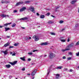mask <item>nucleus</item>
Returning a JSON list of instances; mask_svg holds the SVG:
<instances>
[{"mask_svg":"<svg viewBox=\"0 0 79 79\" xmlns=\"http://www.w3.org/2000/svg\"><path fill=\"white\" fill-rule=\"evenodd\" d=\"M51 16L52 17H53V18H55V16H54L53 15H51Z\"/></svg>","mask_w":79,"mask_h":79,"instance_id":"55","label":"nucleus"},{"mask_svg":"<svg viewBox=\"0 0 79 79\" xmlns=\"http://www.w3.org/2000/svg\"><path fill=\"white\" fill-rule=\"evenodd\" d=\"M25 10H26V8L25 7H22V8L20 9V10H19L20 12H21L22 11H24Z\"/></svg>","mask_w":79,"mask_h":79,"instance_id":"4","label":"nucleus"},{"mask_svg":"<svg viewBox=\"0 0 79 79\" xmlns=\"http://www.w3.org/2000/svg\"><path fill=\"white\" fill-rule=\"evenodd\" d=\"M62 59H66V57H65V56H64L62 57Z\"/></svg>","mask_w":79,"mask_h":79,"instance_id":"43","label":"nucleus"},{"mask_svg":"<svg viewBox=\"0 0 79 79\" xmlns=\"http://www.w3.org/2000/svg\"><path fill=\"white\" fill-rule=\"evenodd\" d=\"M48 23H49V24H52L53 23V22L51 21H48Z\"/></svg>","mask_w":79,"mask_h":79,"instance_id":"23","label":"nucleus"},{"mask_svg":"<svg viewBox=\"0 0 79 79\" xmlns=\"http://www.w3.org/2000/svg\"><path fill=\"white\" fill-rule=\"evenodd\" d=\"M77 1L76 0L72 1V2H71V3L72 4H74V3H75V2H76Z\"/></svg>","mask_w":79,"mask_h":79,"instance_id":"17","label":"nucleus"},{"mask_svg":"<svg viewBox=\"0 0 79 79\" xmlns=\"http://www.w3.org/2000/svg\"><path fill=\"white\" fill-rule=\"evenodd\" d=\"M25 3H30V1H27L25 2Z\"/></svg>","mask_w":79,"mask_h":79,"instance_id":"33","label":"nucleus"},{"mask_svg":"<svg viewBox=\"0 0 79 79\" xmlns=\"http://www.w3.org/2000/svg\"><path fill=\"white\" fill-rule=\"evenodd\" d=\"M17 62H18L17 61H15L13 63V64H14L13 66L15 65V64H16Z\"/></svg>","mask_w":79,"mask_h":79,"instance_id":"25","label":"nucleus"},{"mask_svg":"<svg viewBox=\"0 0 79 79\" xmlns=\"http://www.w3.org/2000/svg\"><path fill=\"white\" fill-rule=\"evenodd\" d=\"M78 24H76L75 25V27H77L78 26Z\"/></svg>","mask_w":79,"mask_h":79,"instance_id":"46","label":"nucleus"},{"mask_svg":"<svg viewBox=\"0 0 79 79\" xmlns=\"http://www.w3.org/2000/svg\"><path fill=\"white\" fill-rule=\"evenodd\" d=\"M20 5V3H19V2H18L16 4V6H18V5Z\"/></svg>","mask_w":79,"mask_h":79,"instance_id":"31","label":"nucleus"},{"mask_svg":"<svg viewBox=\"0 0 79 79\" xmlns=\"http://www.w3.org/2000/svg\"><path fill=\"white\" fill-rule=\"evenodd\" d=\"M61 68H62V66H59L57 67L56 68V69H61Z\"/></svg>","mask_w":79,"mask_h":79,"instance_id":"24","label":"nucleus"},{"mask_svg":"<svg viewBox=\"0 0 79 79\" xmlns=\"http://www.w3.org/2000/svg\"><path fill=\"white\" fill-rule=\"evenodd\" d=\"M73 46H74V43H71L68 46V47L69 48H71V47H73Z\"/></svg>","mask_w":79,"mask_h":79,"instance_id":"5","label":"nucleus"},{"mask_svg":"<svg viewBox=\"0 0 79 79\" xmlns=\"http://www.w3.org/2000/svg\"><path fill=\"white\" fill-rule=\"evenodd\" d=\"M17 12H18V11L16 10H14V13H17Z\"/></svg>","mask_w":79,"mask_h":79,"instance_id":"36","label":"nucleus"},{"mask_svg":"<svg viewBox=\"0 0 79 79\" xmlns=\"http://www.w3.org/2000/svg\"><path fill=\"white\" fill-rule=\"evenodd\" d=\"M19 44V43H15L14 44L15 46H18V45Z\"/></svg>","mask_w":79,"mask_h":79,"instance_id":"30","label":"nucleus"},{"mask_svg":"<svg viewBox=\"0 0 79 79\" xmlns=\"http://www.w3.org/2000/svg\"><path fill=\"white\" fill-rule=\"evenodd\" d=\"M64 36H62L60 37L59 38V40H60L61 39H64Z\"/></svg>","mask_w":79,"mask_h":79,"instance_id":"22","label":"nucleus"},{"mask_svg":"<svg viewBox=\"0 0 79 79\" xmlns=\"http://www.w3.org/2000/svg\"><path fill=\"white\" fill-rule=\"evenodd\" d=\"M5 31H8V30H10V28L9 27H6L5 28Z\"/></svg>","mask_w":79,"mask_h":79,"instance_id":"14","label":"nucleus"},{"mask_svg":"<svg viewBox=\"0 0 79 79\" xmlns=\"http://www.w3.org/2000/svg\"><path fill=\"white\" fill-rule=\"evenodd\" d=\"M11 24V23H7L4 24V25L6 26V27H7V26L8 25H9V24Z\"/></svg>","mask_w":79,"mask_h":79,"instance_id":"12","label":"nucleus"},{"mask_svg":"<svg viewBox=\"0 0 79 79\" xmlns=\"http://www.w3.org/2000/svg\"><path fill=\"white\" fill-rule=\"evenodd\" d=\"M71 60V57H69L67 59V60Z\"/></svg>","mask_w":79,"mask_h":79,"instance_id":"34","label":"nucleus"},{"mask_svg":"<svg viewBox=\"0 0 79 79\" xmlns=\"http://www.w3.org/2000/svg\"><path fill=\"white\" fill-rule=\"evenodd\" d=\"M21 28H22V29H25V28L24 27H21Z\"/></svg>","mask_w":79,"mask_h":79,"instance_id":"61","label":"nucleus"},{"mask_svg":"<svg viewBox=\"0 0 79 79\" xmlns=\"http://www.w3.org/2000/svg\"><path fill=\"white\" fill-rule=\"evenodd\" d=\"M10 54H11H11H13V52H10Z\"/></svg>","mask_w":79,"mask_h":79,"instance_id":"54","label":"nucleus"},{"mask_svg":"<svg viewBox=\"0 0 79 79\" xmlns=\"http://www.w3.org/2000/svg\"><path fill=\"white\" fill-rule=\"evenodd\" d=\"M27 19H28V18L27 17H25L20 19V20H21V21H24V20H27Z\"/></svg>","mask_w":79,"mask_h":79,"instance_id":"6","label":"nucleus"},{"mask_svg":"<svg viewBox=\"0 0 79 79\" xmlns=\"http://www.w3.org/2000/svg\"><path fill=\"white\" fill-rule=\"evenodd\" d=\"M19 3H20V4H23V2H19Z\"/></svg>","mask_w":79,"mask_h":79,"instance_id":"44","label":"nucleus"},{"mask_svg":"<svg viewBox=\"0 0 79 79\" xmlns=\"http://www.w3.org/2000/svg\"><path fill=\"white\" fill-rule=\"evenodd\" d=\"M12 56H15L16 55V53H14L12 54Z\"/></svg>","mask_w":79,"mask_h":79,"instance_id":"39","label":"nucleus"},{"mask_svg":"<svg viewBox=\"0 0 79 79\" xmlns=\"http://www.w3.org/2000/svg\"><path fill=\"white\" fill-rule=\"evenodd\" d=\"M56 57V54L53 53H50L49 54V58L50 59H52Z\"/></svg>","mask_w":79,"mask_h":79,"instance_id":"1","label":"nucleus"},{"mask_svg":"<svg viewBox=\"0 0 79 79\" xmlns=\"http://www.w3.org/2000/svg\"><path fill=\"white\" fill-rule=\"evenodd\" d=\"M69 50H70V49L66 48L65 49H62L61 51H62V52H65V51Z\"/></svg>","mask_w":79,"mask_h":79,"instance_id":"9","label":"nucleus"},{"mask_svg":"<svg viewBox=\"0 0 79 79\" xmlns=\"http://www.w3.org/2000/svg\"><path fill=\"white\" fill-rule=\"evenodd\" d=\"M44 57L47 56V55H44Z\"/></svg>","mask_w":79,"mask_h":79,"instance_id":"58","label":"nucleus"},{"mask_svg":"<svg viewBox=\"0 0 79 79\" xmlns=\"http://www.w3.org/2000/svg\"><path fill=\"white\" fill-rule=\"evenodd\" d=\"M2 27H3V26H0V28H2Z\"/></svg>","mask_w":79,"mask_h":79,"instance_id":"59","label":"nucleus"},{"mask_svg":"<svg viewBox=\"0 0 79 79\" xmlns=\"http://www.w3.org/2000/svg\"><path fill=\"white\" fill-rule=\"evenodd\" d=\"M76 56H79V52L77 53H76Z\"/></svg>","mask_w":79,"mask_h":79,"instance_id":"41","label":"nucleus"},{"mask_svg":"<svg viewBox=\"0 0 79 79\" xmlns=\"http://www.w3.org/2000/svg\"><path fill=\"white\" fill-rule=\"evenodd\" d=\"M27 75H28V76H30V75H31V73H28L27 74Z\"/></svg>","mask_w":79,"mask_h":79,"instance_id":"52","label":"nucleus"},{"mask_svg":"<svg viewBox=\"0 0 79 79\" xmlns=\"http://www.w3.org/2000/svg\"><path fill=\"white\" fill-rule=\"evenodd\" d=\"M32 79H34V77H33L32 78Z\"/></svg>","mask_w":79,"mask_h":79,"instance_id":"63","label":"nucleus"},{"mask_svg":"<svg viewBox=\"0 0 79 79\" xmlns=\"http://www.w3.org/2000/svg\"><path fill=\"white\" fill-rule=\"evenodd\" d=\"M73 70L72 69H70L69 70V72H73Z\"/></svg>","mask_w":79,"mask_h":79,"instance_id":"37","label":"nucleus"},{"mask_svg":"<svg viewBox=\"0 0 79 79\" xmlns=\"http://www.w3.org/2000/svg\"><path fill=\"white\" fill-rule=\"evenodd\" d=\"M79 45V41H78L75 44V45L76 46H77V45Z\"/></svg>","mask_w":79,"mask_h":79,"instance_id":"26","label":"nucleus"},{"mask_svg":"<svg viewBox=\"0 0 79 79\" xmlns=\"http://www.w3.org/2000/svg\"><path fill=\"white\" fill-rule=\"evenodd\" d=\"M37 50H34L33 51V52H37Z\"/></svg>","mask_w":79,"mask_h":79,"instance_id":"47","label":"nucleus"},{"mask_svg":"<svg viewBox=\"0 0 79 79\" xmlns=\"http://www.w3.org/2000/svg\"><path fill=\"white\" fill-rule=\"evenodd\" d=\"M36 15H37V16H40V15H39V14L38 13H36Z\"/></svg>","mask_w":79,"mask_h":79,"instance_id":"45","label":"nucleus"},{"mask_svg":"<svg viewBox=\"0 0 79 79\" xmlns=\"http://www.w3.org/2000/svg\"><path fill=\"white\" fill-rule=\"evenodd\" d=\"M49 73H50V71H49L48 73V74H49Z\"/></svg>","mask_w":79,"mask_h":79,"instance_id":"62","label":"nucleus"},{"mask_svg":"<svg viewBox=\"0 0 79 79\" xmlns=\"http://www.w3.org/2000/svg\"><path fill=\"white\" fill-rule=\"evenodd\" d=\"M60 6L57 7L56 8V10H55V11H57V10H57V9H58V8H60Z\"/></svg>","mask_w":79,"mask_h":79,"instance_id":"35","label":"nucleus"},{"mask_svg":"<svg viewBox=\"0 0 79 79\" xmlns=\"http://www.w3.org/2000/svg\"><path fill=\"white\" fill-rule=\"evenodd\" d=\"M44 18H45V15H41L40 16V18H41V19H43Z\"/></svg>","mask_w":79,"mask_h":79,"instance_id":"16","label":"nucleus"},{"mask_svg":"<svg viewBox=\"0 0 79 79\" xmlns=\"http://www.w3.org/2000/svg\"><path fill=\"white\" fill-rule=\"evenodd\" d=\"M69 54L70 55H72V53L71 52L69 53Z\"/></svg>","mask_w":79,"mask_h":79,"instance_id":"50","label":"nucleus"},{"mask_svg":"<svg viewBox=\"0 0 79 79\" xmlns=\"http://www.w3.org/2000/svg\"><path fill=\"white\" fill-rule=\"evenodd\" d=\"M33 39H35L36 38V35H34L33 37Z\"/></svg>","mask_w":79,"mask_h":79,"instance_id":"42","label":"nucleus"},{"mask_svg":"<svg viewBox=\"0 0 79 79\" xmlns=\"http://www.w3.org/2000/svg\"><path fill=\"white\" fill-rule=\"evenodd\" d=\"M64 21H63V20H61L59 22V23L60 24H62V23H63Z\"/></svg>","mask_w":79,"mask_h":79,"instance_id":"27","label":"nucleus"},{"mask_svg":"<svg viewBox=\"0 0 79 79\" xmlns=\"http://www.w3.org/2000/svg\"><path fill=\"white\" fill-rule=\"evenodd\" d=\"M7 51L8 50H6L5 51H2V52L4 54V55H6V54H7L8 53Z\"/></svg>","mask_w":79,"mask_h":79,"instance_id":"8","label":"nucleus"},{"mask_svg":"<svg viewBox=\"0 0 79 79\" xmlns=\"http://www.w3.org/2000/svg\"><path fill=\"white\" fill-rule=\"evenodd\" d=\"M9 3V2L7 1V0H2L1 2L2 3Z\"/></svg>","mask_w":79,"mask_h":79,"instance_id":"3","label":"nucleus"},{"mask_svg":"<svg viewBox=\"0 0 79 79\" xmlns=\"http://www.w3.org/2000/svg\"><path fill=\"white\" fill-rule=\"evenodd\" d=\"M15 26H16V24L15 23L13 24L12 26V27H15Z\"/></svg>","mask_w":79,"mask_h":79,"instance_id":"28","label":"nucleus"},{"mask_svg":"<svg viewBox=\"0 0 79 79\" xmlns=\"http://www.w3.org/2000/svg\"><path fill=\"white\" fill-rule=\"evenodd\" d=\"M6 67L7 68H10V67H11V65L10 64L6 65Z\"/></svg>","mask_w":79,"mask_h":79,"instance_id":"13","label":"nucleus"},{"mask_svg":"<svg viewBox=\"0 0 79 79\" xmlns=\"http://www.w3.org/2000/svg\"><path fill=\"white\" fill-rule=\"evenodd\" d=\"M25 69H25V68H23L22 69V70L23 71H25Z\"/></svg>","mask_w":79,"mask_h":79,"instance_id":"38","label":"nucleus"},{"mask_svg":"<svg viewBox=\"0 0 79 79\" xmlns=\"http://www.w3.org/2000/svg\"><path fill=\"white\" fill-rule=\"evenodd\" d=\"M69 39H68V41H67V42H69Z\"/></svg>","mask_w":79,"mask_h":79,"instance_id":"60","label":"nucleus"},{"mask_svg":"<svg viewBox=\"0 0 79 79\" xmlns=\"http://www.w3.org/2000/svg\"><path fill=\"white\" fill-rule=\"evenodd\" d=\"M59 77H60V74H56V79H58V78H59Z\"/></svg>","mask_w":79,"mask_h":79,"instance_id":"18","label":"nucleus"},{"mask_svg":"<svg viewBox=\"0 0 79 79\" xmlns=\"http://www.w3.org/2000/svg\"><path fill=\"white\" fill-rule=\"evenodd\" d=\"M35 72H36V70H35L31 73V76H34L35 75Z\"/></svg>","mask_w":79,"mask_h":79,"instance_id":"7","label":"nucleus"},{"mask_svg":"<svg viewBox=\"0 0 79 79\" xmlns=\"http://www.w3.org/2000/svg\"><path fill=\"white\" fill-rule=\"evenodd\" d=\"M10 45V44H8V43H7L5 44L4 45V47H8V46H9Z\"/></svg>","mask_w":79,"mask_h":79,"instance_id":"11","label":"nucleus"},{"mask_svg":"<svg viewBox=\"0 0 79 79\" xmlns=\"http://www.w3.org/2000/svg\"><path fill=\"white\" fill-rule=\"evenodd\" d=\"M20 59L21 60H23V61H25V57H20Z\"/></svg>","mask_w":79,"mask_h":79,"instance_id":"19","label":"nucleus"},{"mask_svg":"<svg viewBox=\"0 0 79 79\" xmlns=\"http://www.w3.org/2000/svg\"><path fill=\"white\" fill-rule=\"evenodd\" d=\"M62 31H64V29H62Z\"/></svg>","mask_w":79,"mask_h":79,"instance_id":"57","label":"nucleus"},{"mask_svg":"<svg viewBox=\"0 0 79 79\" xmlns=\"http://www.w3.org/2000/svg\"><path fill=\"white\" fill-rule=\"evenodd\" d=\"M10 64H11V65H12V66H13V63H12V62H9Z\"/></svg>","mask_w":79,"mask_h":79,"instance_id":"40","label":"nucleus"},{"mask_svg":"<svg viewBox=\"0 0 79 79\" xmlns=\"http://www.w3.org/2000/svg\"><path fill=\"white\" fill-rule=\"evenodd\" d=\"M50 15V13H48L47 14V15Z\"/></svg>","mask_w":79,"mask_h":79,"instance_id":"51","label":"nucleus"},{"mask_svg":"<svg viewBox=\"0 0 79 79\" xmlns=\"http://www.w3.org/2000/svg\"><path fill=\"white\" fill-rule=\"evenodd\" d=\"M33 53L32 52H28V55H32L33 54Z\"/></svg>","mask_w":79,"mask_h":79,"instance_id":"29","label":"nucleus"},{"mask_svg":"<svg viewBox=\"0 0 79 79\" xmlns=\"http://www.w3.org/2000/svg\"><path fill=\"white\" fill-rule=\"evenodd\" d=\"M13 48V46H10L9 48Z\"/></svg>","mask_w":79,"mask_h":79,"instance_id":"49","label":"nucleus"},{"mask_svg":"<svg viewBox=\"0 0 79 79\" xmlns=\"http://www.w3.org/2000/svg\"><path fill=\"white\" fill-rule=\"evenodd\" d=\"M48 44V43L47 42L42 43L40 44V45H47Z\"/></svg>","mask_w":79,"mask_h":79,"instance_id":"10","label":"nucleus"},{"mask_svg":"<svg viewBox=\"0 0 79 79\" xmlns=\"http://www.w3.org/2000/svg\"><path fill=\"white\" fill-rule=\"evenodd\" d=\"M60 40L61 41V42H65L66 41L65 40L63 39H61Z\"/></svg>","mask_w":79,"mask_h":79,"instance_id":"20","label":"nucleus"},{"mask_svg":"<svg viewBox=\"0 0 79 79\" xmlns=\"http://www.w3.org/2000/svg\"><path fill=\"white\" fill-rule=\"evenodd\" d=\"M28 60L29 61H31V59L30 58H29L28 59Z\"/></svg>","mask_w":79,"mask_h":79,"instance_id":"48","label":"nucleus"},{"mask_svg":"<svg viewBox=\"0 0 79 79\" xmlns=\"http://www.w3.org/2000/svg\"><path fill=\"white\" fill-rule=\"evenodd\" d=\"M29 9L31 11L33 12V13H35V10L34 9V7L32 6H30L29 8Z\"/></svg>","mask_w":79,"mask_h":79,"instance_id":"2","label":"nucleus"},{"mask_svg":"<svg viewBox=\"0 0 79 79\" xmlns=\"http://www.w3.org/2000/svg\"><path fill=\"white\" fill-rule=\"evenodd\" d=\"M64 69L65 70V71H67L68 70V69Z\"/></svg>","mask_w":79,"mask_h":79,"instance_id":"53","label":"nucleus"},{"mask_svg":"<svg viewBox=\"0 0 79 79\" xmlns=\"http://www.w3.org/2000/svg\"><path fill=\"white\" fill-rule=\"evenodd\" d=\"M38 40H39V38H36L35 40V41H38Z\"/></svg>","mask_w":79,"mask_h":79,"instance_id":"32","label":"nucleus"},{"mask_svg":"<svg viewBox=\"0 0 79 79\" xmlns=\"http://www.w3.org/2000/svg\"><path fill=\"white\" fill-rule=\"evenodd\" d=\"M78 13H79V9H78Z\"/></svg>","mask_w":79,"mask_h":79,"instance_id":"64","label":"nucleus"},{"mask_svg":"<svg viewBox=\"0 0 79 79\" xmlns=\"http://www.w3.org/2000/svg\"><path fill=\"white\" fill-rule=\"evenodd\" d=\"M50 34L51 35H55L56 34H55V33L52 32H50Z\"/></svg>","mask_w":79,"mask_h":79,"instance_id":"21","label":"nucleus"},{"mask_svg":"<svg viewBox=\"0 0 79 79\" xmlns=\"http://www.w3.org/2000/svg\"><path fill=\"white\" fill-rule=\"evenodd\" d=\"M1 17H2L3 18H6V15H5L2 14V15H1Z\"/></svg>","mask_w":79,"mask_h":79,"instance_id":"15","label":"nucleus"},{"mask_svg":"<svg viewBox=\"0 0 79 79\" xmlns=\"http://www.w3.org/2000/svg\"><path fill=\"white\" fill-rule=\"evenodd\" d=\"M28 39H31V37H29V38H28Z\"/></svg>","mask_w":79,"mask_h":79,"instance_id":"56","label":"nucleus"}]
</instances>
